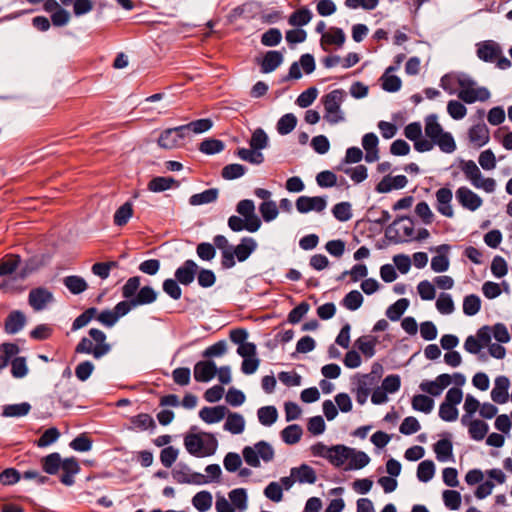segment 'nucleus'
Wrapping results in <instances>:
<instances>
[{
  "mask_svg": "<svg viewBox=\"0 0 512 512\" xmlns=\"http://www.w3.org/2000/svg\"><path fill=\"white\" fill-rule=\"evenodd\" d=\"M111 351V345L107 342L106 334L97 328H92L88 332V337H83L75 347L78 354L92 355L95 359H100Z\"/></svg>",
  "mask_w": 512,
  "mask_h": 512,
  "instance_id": "obj_1",
  "label": "nucleus"
},
{
  "mask_svg": "<svg viewBox=\"0 0 512 512\" xmlns=\"http://www.w3.org/2000/svg\"><path fill=\"white\" fill-rule=\"evenodd\" d=\"M257 417L262 425L271 426L277 421L278 412L274 406H263L258 409Z\"/></svg>",
  "mask_w": 512,
  "mask_h": 512,
  "instance_id": "obj_47",
  "label": "nucleus"
},
{
  "mask_svg": "<svg viewBox=\"0 0 512 512\" xmlns=\"http://www.w3.org/2000/svg\"><path fill=\"white\" fill-rule=\"evenodd\" d=\"M258 244L252 237H244L236 246H232L230 252H224V260H221L223 268L230 269L236 264L235 259L239 262L246 261L250 255L257 249Z\"/></svg>",
  "mask_w": 512,
  "mask_h": 512,
  "instance_id": "obj_7",
  "label": "nucleus"
},
{
  "mask_svg": "<svg viewBox=\"0 0 512 512\" xmlns=\"http://www.w3.org/2000/svg\"><path fill=\"white\" fill-rule=\"evenodd\" d=\"M129 306L124 301L119 302L114 309H106L97 314L96 319L106 327H113L117 321L128 314Z\"/></svg>",
  "mask_w": 512,
  "mask_h": 512,
  "instance_id": "obj_15",
  "label": "nucleus"
},
{
  "mask_svg": "<svg viewBox=\"0 0 512 512\" xmlns=\"http://www.w3.org/2000/svg\"><path fill=\"white\" fill-rule=\"evenodd\" d=\"M173 479L180 484H196L201 485L208 483V480H205V476L201 473L192 472L189 466L183 463H179L172 470Z\"/></svg>",
  "mask_w": 512,
  "mask_h": 512,
  "instance_id": "obj_10",
  "label": "nucleus"
},
{
  "mask_svg": "<svg viewBox=\"0 0 512 512\" xmlns=\"http://www.w3.org/2000/svg\"><path fill=\"white\" fill-rule=\"evenodd\" d=\"M346 40L345 33L342 29L332 27L327 32L323 33L321 37V46L324 50H327V46L334 45L337 48L343 46Z\"/></svg>",
  "mask_w": 512,
  "mask_h": 512,
  "instance_id": "obj_30",
  "label": "nucleus"
},
{
  "mask_svg": "<svg viewBox=\"0 0 512 512\" xmlns=\"http://www.w3.org/2000/svg\"><path fill=\"white\" fill-rule=\"evenodd\" d=\"M133 205L130 202H126L121 205L114 214V224L116 226H124L133 216Z\"/></svg>",
  "mask_w": 512,
  "mask_h": 512,
  "instance_id": "obj_49",
  "label": "nucleus"
},
{
  "mask_svg": "<svg viewBox=\"0 0 512 512\" xmlns=\"http://www.w3.org/2000/svg\"><path fill=\"white\" fill-rule=\"evenodd\" d=\"M463 399V392L458 387L450 388L444 401L439 407V417L446 422L456 421L459 415L457 405L461 403Z\"/></svg>",
  "mask_w": 512,
  "mask_h": 512,
  "instance_id": "obj_9",
  "label": "nucleus"
},
{
  "mask_svg": "<svg viewBox=\"0 0 512 512\" xmlns=\"http://www.w3.org/2000/svg\"><path fill=\"white\" fill-rule=\"evenodd\" d=\"M237 213L246 219L249 224V232L254 233L261 227V219L255 213L254 202L250 199H244L238 202L236 206Z\"/></svg>",
  "mask_w": 512,
  "mask_h": 512,
  "instance_id": "obj_12",
  "label": "nucleus"
},
{
  "mask_svg": "<svg viewBox=\"0 0 512 512\" xmlns=\"http://www.w3.org/2000/svg\"><path fill=\"white\" fill-rule=\"evenodd\" d=\"M225 418L226 421L223 425L225 431L233 435H239L244 432L246 421L243 415L237 412H230L228 410V413L226 414Z\"/></svg>",
  "mask_w": 512,
  "mask_h": 512,
  "instance_id": "obj_27",
  "label": "nucleus"
},
{
  "mask_svg": "<svg viewBox=\"0 0 512 512\" xmlns=\"http://www.w3.org/2000/svg\"><path fill=\"white\" fill-rule=\"evenodd\" d=\"M302 428L297 424L287 426L281 432L282 440L289 445L297 443L302 436Z\"/></svg>",
  "mask_w": 512,
  "mask_h": 512,
  "instance_id": "obj_59",
  "label": "nucleus"
},
{
  "mask_svg": "<svg viewBox=\"0 0 512 512\" xmlns=\"http://www.w3.org/2000/svg\"><path fill=\"white\" fill-rule=\"evenodd\" d=\"M62 459L59 453H51L42 459L43 470L51 475H54L61 468Z\"/></svg>",
  "mask_w": 512,
  "mask_h": 512,
  "instance_id": "obj_53",
  "label": "nucleus"
},
{
  "mask_svg": "<svg viewBox=\"0 0 512 512\" xmlns=\"http://www.w3.org/2000/svg\"><path fill=\"white\" fill-rule=\"evenodd\" d=\"M452 451V443L447 439L439 440L434 445V452L436 454V458L440 462H446L450 460L453 456Z\"/></svg>",
  "mask_w": 512,
  "mask_h": 512,
  "instance_id": "obj_43",
  "label": "nucleus"
},
{
  "mask_svg": "<svg viewBox=\"0 0 512 512\" xmlns=\"http://www.w3.org/2000/svg\"><path fill=\"white\" fill-rule=\"evenodd\" d=\"M369 462L370 457L365 452L350 448L349 455H347V463L344 469L359 470L367 466Z\"/></svg>",
  "mask_w": 512,
  "mask_h": 512,
  "instance_id": "obj_32",
  "label": "nucleus"
},
{
  "mask_svg": "<svg viewBox=\"0 0 512 512\" xmlns=\"http://www.w3.org/2000/svg\"><path fill=\"white\" fill-rule=\"evenodd\" d=\"M227 413L228 408L223 405L203 407L199 411V417L202 421H204L207 424H215L221 422L225 418Z\"/></svg>",
  "mask_w": 512,
  "mask_h": 512,
  "instance_id": "obj_24",
  "label": "nucleus"
},
{
  "mask_svg": "<svg viewBox=\"0 0 512 512\" xmlns=\"http://www.w3.org/2000/svg\"><path fill=\"white\" fill-rule=\"evenodd\" d=\"M435 305L438 312L443 315H450L455 310L454 301L451 295L447 293H440Z\"/></svg>",
  "mask_w": 512,
  "mask_h": 512,
  "instance_id": "obj_54",
  "label": "nucleus"
},
{
  "mask_svg": "<svg viewBox=\"0 0 512 512\" xmlns=\"http://www.w3.org/2000/svg\"><path fill=\"white\" fill-rule=\"evenodd\" d=\"M61 469L63 474L61 482L66 486H72L75 482L74 476L80 472V465L76 458L70 457L62 460Z\"/></svg>",
  "mask_w": 512,
  "mask_h": 512,
  "instance_id": "obj_26",
  "label": "nucleus"
},
{
  "mask_svg": "<svg viewBox=\"0 0 512 512\" xmlns=\"http://www.w3.org/2000/svg\"><path fill=\"white\" fill-rule=\"evenodd\" d=\"M452 383V377L449 374H440L434 380H424L420 383V390L432 397L440 396L443 391Z\"/></svg>",
  "mask_w": 512,
  "mask_h": 512,
  "instance_id": "obj_13",
  "label": "nucleus"
},
{
  "mask_svg": "<svg viewBox=\"0 0 512 512\" xmlns=\"http://www.w3.org/2000/svg\"><path fill=\"white\" fill-rule=\"evenodd\" d=\"M283 61V56L279 51H269L264 56L261 69L264 73L274 71Z\"/></svg>",
  "mask_w": 512,
  "mask_h": 512,
  "instance_id": "obj_42",
  "label": "nucleus"
},
{
  "mask_svg": "<svg viewBox=\"0 0 512 512\" xmlns=\"http://www.w3.org/2000/svg\"><path fill=\"white\" fill-rule=\"evenodd\" d=\"M212 125L213 124L210 119H199L196 121H192L186 125H181L180 130H183L186 136L189 134V132L200 134L208 131L212 127Z\"/></svg>",
  "mask_w": 512,
  "mask_h": 512,
  "instance_id": "obj_48",
  "label": "nucleus"
},
{
  "mask_svg": "<svg viewBox=\"0 0 512 512\" xmlns=\"http://www.w3.org/2000/svg\"><path fill=\"white\" fill-rule=\"evenodd\" d=\"M297 117L292 113L283 115L277 122V131L280 135H287L292 132L297 125Z\"/></svg>",
  "mask_w": 512,
  "mask_h": 512,
  "instance_id": "obj_50",
  "label": "nucleus"
},
{
  "mask_svg": "<svg viewBox=\"0 0 512 512\" xmlns=\"http://www.w3.org/2000/svg\"><path fill=\"white\" fill-rule=\"evenodd\" d=\"M409 306V300L406 298H401L397 300L394 304L388 307L386 311V316L391 321H397L401 318L404 312L407 310Z\"/></svg>",
  "mask_w": 512,
  "mask_h": 512,
  "instance_id": "obj_51",
  "label": "nucleus"
},
{
  "mask_svg": "<svg viewBox=\"0 0 512 512\" xmlns=\"http://www.w3.org/2000/svg\"><path fill=\"white\" fill-rule=\"evenodd\" d=\"M186 134L180 130V126L164 130L158 139V145L164 149H174L180 146Z\"/></svg>",
  "mask_w": 512,
  "mask_h": 512,
  "instance_id": "obj_17",
  "label": "nucleus"
},
{
  "mask_svg": "<svg viewBox=\"0 0 512 512\" xmlns=\"http://www.w3.org/2000/svg\"><path fill=\"white\" fill-rule=\"evenodd\" d=\"M217 372L216 364L213 361H199L194 366V378L197 382H209Z\"/></svg>",
  "mask_w": 512,
  "mask_h": 512,
  "instance_id": "obj_23",
  "label": "nucleus"
},
{
  "mask_svg": "<svg viewBox=\"0 0 512 512\" xmlns=\"http://www.w3.org/2000/svg\"><path fill=\"white\" fill-rule=\"evenodd\" d=\"M469 140L477 147H482L490 139L489 129L484 123H479L469 129Z\"/></svg>",
  "mask_w": 512,
  "mask_h": 512,
  "instance_id": "obj_31",
  "label": "nucleus"
},
{
  "mask_svg": "<svg viewBox=\"0 0 512 512\" xmlns=\"http://www.w3.org/2000/svg\"><path fill=\"white\" fill-rule=\"evenodd\" d=\"M349 451L350 447L344 445L331 446V454L328 461L336 467H342L347 463Z\"/></svg>",
  "mask_w": 512,
  "mask_h": 512,
  "instance_id": "obj_37",
  "label": "nucleus"
},
{
  "mask_svg": "<svg viewBox=\"0 0 512 512\" xmlns=\"http://www.w3.org/2000/svg\"><path fill=\"white\" fill-rule=\"evenodd\" d=\"M377 339L373 336H361L355 341V346L366 357L372 358L375 355Z\"/></svg>",
  "mask_w": 512,
  "mask_h": 512,
  "instance_id": "obj_36",
  "label": "nucleus"
},
{
  "mask_svg": "<svg viewBox=\"0 0 512 512\" xmlns=\"http://www.w3.org/2000/svg\"><path fill=\"white\" fill-rule=\"evenodd\" d=\"M131 429L145 431L148 429H154L156 423L154 419L147 413H140L130 418Z\"/></svg>",
  "mask_w": 512,
  "mask_h": 512,
  "instance_id": "obj_39",
  "label": "nucleus"
},
{
  "mask_svg": "<svg viewBox=\"0 0 512 512\" xmlns=\"http://www.w3.org/2000/svg\"><path fill=\"white\" fill-rule=\"evenodd\" d=\"M436 209L438 213L447 217H454V209L452 206L453 193L448 187H441L435 192Z\"/></svg>",
  "mask_w": 512,
  "mask_h": 512,
  "instance_id": "obj_16",
  "label": "nucleus"
},
{
  "mask_svg": "<svg viewBox=\"0 0 512 512\" xmlns=\"http://www.w3.org/2000/svg\"><path fill=\"white\" fill-rule=\"evenodd\" d=\"M461 424L468 428V433L470 437L475 441L483 440L489 431L488 424L479 419H470L468 421H462Z\"/></svg>",
  "mask_w": 512,
  "mask_h": 512,
  "instance_id": "obj_29",
  "label": "nucleus"
},
{
  "mask_svg": "<svg viewBox=\"0 0 512 512\" xmlns=\"http://www.w3.org/2000/svg\"><path fill=\"white\" fill-rule=\"evenodd\" d=\"M63 283L72 294H80L88 287L85 279L76 275L65 277Z\"/></svg>",
  "mask_w": 512,
  "mask_h": 512,
  "instance_id": "obj_46",
  "label": "nucleus"
},
{
  "mask_svg": "<svg viewBox=\"0 0 512 512\" xmlns=\"http://www.w3.org/2000/svg\"><path fill=\"white\" fill-rule=\"evenodd\" d=\"M259 212L265 222H271L278 217L279 210L275 201H263L259 205Z\"/></svg>",
  "mask_w": 512,
  "mask_h": 512,
  "instance_id": "obj_60",
  "label": "nucleus"
},
{
  "mask_svg": "<svg viewBox=\"0 0 512 512\" xmlns=\"http://www.w3.org/2000/svg\"><path fill=\"white\" fill-rule=\"evenodd\" d=\"M237 156L244 161H247L251 164H261L264 161V156L262 152L257 149H246L240 148L237 150Z\"/></svg>",
  "mask_w": 512,
  "mask_h": 512,
  "instance_id": "obj_61",
  "label": "nucleus"
},
{
  "mask_svg": "<svg viewBox=\"0 0 512 512\" xmlns=\"http://www.w3.org/2000/svg\"><path fill=\"white\" fill-rule=\"evenodd\" d=\"M378 142V137L374 133H367L363 136L362 146L366 151V162L373 163L379 159Z\"/></svg>",
  "mask_w": 512,
  "mask_h": 512,
  "instance_id": "obj_28",
  "label": "nucleus"
},
{
  "mask_svg": "<svg viewBox=\"0 0 512 512\" xmlns=\"http://www.w3.org/2000/svg\"><path fill=\"white\" fill-rule=\"evenodd\" d=\"M213 497L208 491H200L192 498L193 506L200 512H206L212 507Z\"/></svg>",
  "mask_w": 512,
  "mask_h": 512,
  "instance_id": "obj_45",
  "label": "nucleus"
},
{
  "mask_svg": "<svg viewBox=\"0 0 512 512\" xmlns=\"http://www.w3.org/2000/svg\"><path fill=\"white\" fill-rule=\"evenodd\" d=\"M156 298L157 292L150 286H144L138 291L134 298L130 300H124V302L128 304L129 311H131L137 306L153 303Z\"/></svg>",
  "mask_w": 512,
  "mask_h": 512,
  "instance_id": "obj_25",
  "label": "nucleus"
},
{
  "mask_svg": "<svg viewBox=\"0 0 512 512\" xmlns=\"http://www.w3.org/2000/svg\"><path fill=\"white\" fill-rule=\"evenodd\" d=\"M177 182L172 177H155L148 183L151 192H163L170 189Z\"/></svg>",
  "mask_w": 512,
  "mask_h": 512,
  "instance_id": "obj_56",
  "label": "nucleus"
},
{
  "mask_svg": "<svg viewBox=\"0 0 512 512\" xmlns=\"http://www.w3.org/2000/svg\"><path fill=\"white\" fill-rule=\"evenodd\" d=\"M291 474L296 482L314 484L317 480L316 473L312 467L302 464L299 467L291 468Z\"/></svg>",
  "mask_w": 512,
  "mask_h": 512,
  "instance_id": "obj_34",
  "label": "nucleus"
},
{
  "mask_svg": "<svg viewBox=\"0 0 512 512\" xmlns=\"http://www.w3.org/2000/svg\"><path fill=\"white\" fill-rule=\"evenodd\" d=\"M218 197V189L211 188L201 193L194 194L189 198V204L192 206H199L203 204H209L216 201Z\"/></svg>",
  "mask_w": 512,
  "mask_h": 512,
  "instance_id": "obj_40",
  "label": "nucleus"
},
{
  "mask_svg": "<svg viewBox=\"0 0 512 512\" xmlns=\"http://www.w3.org/2000/svg\"><path fill=\"white\" fill-rule=\"evenodd\" d=\"M477 56L485 62H496L497 67L502 70L511 66V61L503 56L500 45L492 40L477 44Z\"/></svg>",
  "mask_w": 512,
  "mask_h": 512,
  "instance_id": "obj_8",
  "label": "nucleus"
},
{
  "mask_svg": "<svg viewBox=\"0 0 512 512\" xmlns=\"http://www.w3.org/2000/svg\"><path fill=\"white\" fill-rule=\"evenodd\" d=\"M184 446L189 454L203 458L215 454L218 440L208 432L189 433L184 437Z\"/></svg>",
  "mask_w": 512,
  "mask_h": 512,
  "instance_id": "obj_3",
  "label": "nucleus"
},
{
  "mask_svg": "<svg viewBox=\"0 0 512 512\" xmlns=\"http://www.w3.org/2000/svg\"><path fill=\"white\" fill-rule=\"evenodd\" d=\"M464 73H449L445 74L440 80V86L450 95L457 94L460 88V81Z\"/></svg>",
  "mask_w": 512,
  "mask_h": 512,
  "instance_id": "obj_35",
  "label": "nucleus"
},
{
  "mask_svg": "<svg viewBox=\"0 0 512 512\" xmlns=\"http://www.w3.org/2000/svg\"><path fill=\"white\" fill-rule=\"evenodd\" d=\"M404 134L414 142V148L418 152H428L433 149V143L422 137V126L419 122L408 124L404 129Z\"/></svg>",
  "mask_w": 512,
  "mask_h": 512,
  "instance_id": "obj_11",
  "label": "nucleus"
},
{
  "mask_svg": "<svg viewBox=\"0 0 512 512\" xmlns=\"http://www.w3.org/2000/svg\"><path fill=\"white\" fill-rule=\"evenodd\" d=\"M435 474V465L431 460L422 461L417 468V478L421 482L430 481Z\"/></svg>",
  "mask_w": 512,
  "mask_h": 512,
  "instance_id": "obj_64",
  "label": "nucleus"
},
{
  "mask_svg": "<svg viewBox=\"0 0 512 512\" xmlns=\"http://www.w3.org/2000/svg\"><path fill=\"white\" fill-rule=\"evenodd\" d=\"M459 167L462 173L465 176V179L471 184L478 174H480L481 170L477 166V164L473 160H461L459 163Z\"/></svg>",
  "mask_w": 512,
  "mask_h": 512,
  "instance_id": "obj_63",
  "label": "nucleus"
},
{
  "mask_svg": "<svg viewBox=\"0 0 512 512\" xmlns=\"http://www.w3.org/2000/svg\"><path fill=\"white\" fill-rule=\"evenodd\" d=\"M31 406L27 402L10 404L3 407L2 415L4 417H22L29 413Z\"/></svg>",
  "mask_w": 512,
  "mask_h": 512,
  "instance_id": "obj_52",
  "label": "nucleus"
},
{
  "mask_svg": "<svg viewBox=\"0 0 512 512\" xmlns=\"http://www.w3.org/2000/svg\"><path fill=\"white\" fill-rule=\"evenodd\" d=\"M457 202L466 210L474 212L478 210L482 204L483 199L473 190L466 186L457 188L455 192Z\"/></svg>",
  "mask_w": 512,
  "mask_h": 512,
  "instance_id": "obj_14",
  "label": "nucleus"
},
{
  "mask_svg": "<svg viewBox=\"0 0 512 512\" xmlns=\"http://www.w3.org/2000/svg\"><path fill=\"white\" fill-rule=\"evenodd\" d=\"M25 324H26L25 315L21 311L15 310V311H12L7 316L4 329L7 334H16L20 330L23 329Z\"/></svg>",
  "mask_w": 512,
  "mask_h": 512,
  "instance_id": "obj_33",
  "label": "nucleus"
},
{
  "mask_svg": "<svg viewBox=\"0 0 512 512\" xmlns=\"http://www.w3.org/2000/svg\"><path fill=\"white\" fill-rule=\"evenodd\" d=\"M229 500L236 512H243L247 509V493L245 489L237 488L230 491Z\"/></svg>",
  "mask_w": 512,
  "mask_h": 512,
  "instance_id": "obj_41",
  "label": "nucleus"
},
{
  "mask_svg": "<svg viewBox=\"0 0 512 512\" xmlns=\"http://www.w3.org/2000/svg\"><path fill=\"white\" fill-rule=\"evenodd\" d=\"M347 94L343 89H335L321 97L324 107L323 118L331 125L345 121V113L341 106L346 100Z\"/></svg>",
  "mask_w": 512,
  "mask_h": 512,
  "instance_id": "obj_4",
  "label": "nucleus"
},
{
  "mask_svg": "<svg viewBox=\"0 0 512 512\" xmlns=\"http://www.w3.org/2000/svg\"><path fill=\"white\" fill-rule=\"evenodd\" d=\"M459 81L460 88L458 89L457 96L464 103L484 102L490 98L489 90L486 87L479 86L469 75L464 73L462 80Z\"/></svg>",
  "mask_w": 512,
  "mask_h": 512,
  "instance_id": "obj_5",
  "label": "nucleus"
},
{
  "mask_svg": "<svg viewBox=\"0 0 512 512\" xmlns=\"http://www.w3.org/2000/svg\"><path fill=\"white\" fill-rule=\"evenodd\" d=\"M463 409L465 413L461 417V422L473 419V415L480 409V402L473 395L467 394Z\"/></svg>",
  "mask_w": 512,
  "mask_h": 512,
  "instance_id": "obj_62",
  "label": "nucleus"
},
{
  "mask_svg": "<svg viewBox=\"0 0 512 512\" xmlns=\"http://www.w3.org/2000/svg\"><path fill=\"white\" fill-rule=\"evenodd\" d=\"M244 461L251 467L258 468L261 461L271 462L275 457V451L271 444L266 441H259L252 446H245L242 450Z\"/></svg>",
  "mask_w": 512,
  "mask_h": 512,
  "instance_id": "obj_6",
  "label": "nucleus"
},
{
  "mask_svg": "<svg viewBox=\"0 0 512 512\" xmlns=\"http://www.w3.org/2000/svg\"><path fill=\"white\" fill-rule=\"evenodd\" d=\"M327 206V201L321 196H300L296 201V208L300 213H308L311 211L321 212Z\"/></svg>",
  "mask_w": 512,
  "mask_h": 512,
  "instance_id": "obj_20",
  "label": "nucleus"
},
{
  "mask_svg": "<svg viewBox=\"0 0 512 512\" xmlns=\"http://www.w3.org/2000/svg\"><path fill=\"white\" fill-rule=\"evenodd\" d=\"M411 405L415 411L429 414L434 408V400L426 394H417L413 396Z\"/></svg>",
  "mask_w": 512,
  "mask_h": 512,
  "instance_id": "obj_38",
  "label": "nucleus"
},
{
  "mask_svg": "<svg viewBox=\"0 0 512 512\" xmlns=\"http://www.w3.org/2000/svg\"><path fill=\"white\" fill-rule=\"evenodd\" d=\"M54 300L52 292L46 288H35L29 292L28 303L35 311H41Z\"/></svg>",
  "mask_w": 512,
  "mask_h": 512,
  "instance_id": "obj_18",
  "label": "nucleus"
},
{
  "mask_svg": "<svg viewBox=\"0 0 512 512\" xmlns=\"http://www.w3.org/2000/svg\"><path fill=\"white\" fill-rule=\"evenodd\" d=\"M451 247L448 244H442L437 247L431 248V251L437 253L436 256L431 259V269L435 273L446 272L450 267V260L447 256Z\"/></svg>",
  "mask_w": 512,
  "mask_h": 512,
  "instance_id": "obj_19",
  "label": "nucleus"
},
{
  "mask_svg": "<svg viewBox=\"0 0 512 512\" xmlns=\"http://www.w3.org/2000/svg\"><path fill=\"white\" fill-rule=\"evenodd\" d=\"M20 263L17 255H8L0 260V276H8L16 271Z\"/></svg>",
  "mask_w": 512,
  "mask_h": 512,
  "instance_id": "obj_57",
  "label": "nucleus"
},
{
  "mask_svg": "<svg viewBox=\"0 0 512 512\" xmlns=\"http://www.w3.org/2000/svg\"><path fill=\"white\" fill-rule=\"evenodd\" d=\"M371 378L368 375L363 376L357 383L356 400L359 404H364L370 394Z\"/></svg>",
  "mask_w": 512,
  "mask_h": 512,
  "instance_id": "obj_58",
  "label": "nucleus"
},
{
  "mask_svg": "<svg viewBox=\"0 0 512 512\" xmlns=\"http://www.w3.org/2000/svg\"><path fill=\"white\" fill-rule=\"evenodd\" d=\"M0 370L8 366L10 359L18 354L19 347L13 343H3L0 345Z\"/></svg>",
  "mask_w": 512,
  "mask_h": 512,
  "instance_id": "obj_55",
  "label": "nucleus"
},
{
  "mask_svg": "<svg viewBox=\"0 0 512 512\" xmlns=\"http://www.w3.org/2000/svg\"><path fill=\"white\" fill-rule=\"evenodd\" d=\"M395 67H388L381 77L382 88L388 92H396L401 88V80L395 75H391L390 72L395 70Z\"/></svg>",
  "mask_w": 512,
  "mask_h": 512,
  "instance_id": "obj_44",
  "label": "nucleus"
},
{
  "mask_svg": "<svg viewBox=\"0 0 512 512\" xmlns=\"http://www.w3.org/2000/svg\"><path fill=\"white\" fill-rule=\"evenodd\" d=\"M424 130L425 135L428 138V142L433 143L434 146H438L444 153H452L456 150V143L453 136L449 132H445L438 122V117L435 114L428 115L424 119Z\"/></svg>",
  "mask_w": 512,
  "mask_h": 512,
  "instance_id": "obj_2",
  "label": "nucleus"
},
{
  "mask_svg": "<svg viewBox=\"0 0 512 512\" xmlns=\"http://www.w3.org/2000/svg\"><path fill=\"white\" fill-rule=\"evenodd\" d=\"M198 272V265L193 260H186L175 271L176 280L182 285L191 284Z\"/></svg>",
  "mask_w": 512,
  "mask_h": 512,
  "instance_id": "obj_21",
  "label": "nucleus"
},
{
  "mask_svg": "<svg viewBox=\"0 0 512 512\" xmlns=\"http://www.w3.org/2000/svg\"><path fill=\"white\" fill-rule=\"evenodd\" d=\"M510 381L506 376H498L494 381L491 391V399L498 404H504L509 399Z\"/></svg>",
  "mask_w": 512,
  "mask_h": 512,
  "instance_id": "obj_22",
  "label": "nucleus"
}]
</instances>
